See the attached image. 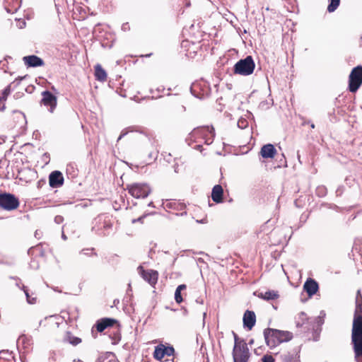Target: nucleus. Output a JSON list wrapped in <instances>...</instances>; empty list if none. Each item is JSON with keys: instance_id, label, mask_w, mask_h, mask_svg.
I'll return each instance as SVG.
<instances>
[{"instance_id": "28", "label": "nucleus", "mask_w": 362, "mask_h": 362, "mask_svg": "<svg viewBox=\"0 0 362 362\" xmlns=\"http://www.w3.org/2000/svg\"><path fill=\"white\" fill-rule=\"evenodd\" d=\"M186 288H187V286L185 284H180L177 287L175 292V300L176 303H180L181 302H182L183 299L181 296V292L182 291L185 290Z\"/></svg>"}, {"instance_id": "1", "label": "nucleus", "mask_w": 362, "mask_h": 362, "mask_svg": "<svg viewBox=\"0 0 362 362\" xmlns=\"http://www.w3.org/2000/svg\"><path fill=\"white\" fill-rule=\"evenodd\" d=\"M351 344L356 362H362V295L360 291L356 296V308L351 329Z\"/></svg>"}, {"instance_id": "43", "label": "nucleus", "mask_w": 362, "mask_h": 362, "mask_svg": "<svg viewBox=\"0 0 362 362\" xmlns=\"http://www.w3.org/2000/svg\"><path fill=\"white\" fill-rule=\"evenodd\" d=\"M25 77V76L19 77V78H18V79L21 81V80H23Z\"/></svg>"}, {"instance_id": "31", "label": "nucleus", "mask_w": 362, "mask_h": 362, "mask_svg": "<svg viewBox=\"0 0 362 362\" xmlns=\"http://www.w3.org/2000/svg\"><path fill=\"white\" fill-rule=\"evenodd\" d=\"M298 356L297 355L287 354L284 356V362H299Z\"/></svg>"}, {"instance_id": "11", "label": "nucleus", "mask_w": 362, "mask_h": 362, "mask_svg": "<svg viewBox=\"0 0 362 362\" xmlns=\"http://www.w3.org/2000/svg\"><path fill=\"white\" fill-rule=\"evenodd\" d=\"M138 269L141 271L143 279L150 285L154 286L157 283L158 278V272L152 269L144 270L142 267H139Z\"/></svg>"}, {"instance_id": "15", "label": "nucleus", "mask_w": 362, "mask_h": 362, "mask_svg": "<svg viewBox=\"0 0 362 362\" xmlns=\"http://www.w3.org/2000/svg\"><path fill=\"white\" fill-rule=\"evenodd\" d=\"M117 320L112 318H103L98 320L95 327L99 332H103L106 328L112 327L115 324H117Z\"/></svg>"}, {"instance_id": "9", "label": "nucleus", "mask_w": 362, "mask_h": 362, "mask_svg": "<svg viewBox=\"0 0 362 362\" xmlns=\"http://www.w3.org/2000/svg\"><path fill=\"white\" fill-rule=\"evenodd\" d=\"M175 349L173 346L168 345L166 346L163 344H159L155 346L153 354V358L157 361H162L165 356H171L175 354Z\"/></svg>"}, {"instance_id": "25", "label": "nucleus", "mask_w": 362, "mask_h": 362, "mask_svg": "<svg viewBox=\"0 0 362 362\" xmlns=\"http://www.w3.org/2000/svg\"><path fill=\"white\" fill-rule=\"evenodd\" d=\"M209 129H211V132L210 131V132H206L204 136H202V139L204 141V144L206 145L212 144L215 136L214 127H209Z\"/></svg>"}, {"instance_id": "23", "label": "nucleus", "mask_w": 362, "mask_h": 362, "mask_svg": "<svg viewBox=\"0 0 362 362\" xmlns=\"http://www.w3.org/2000/svg\"><path fill=\"white\" fill-rule=\"evenodd\" d=\"M64 341L73 346H76L81 342V339L80 338L74 336L70 332H66L64 337Z\"/></svg>"}, {"instance_id": "8", "label": "nucleus", "mask_w": 362, "mask_h": 362, "mask_svg": "<svg viewBox=\"0 0 362 362\" xmlns=\"http://www.w3.org/2000/svg\"><path fill=\"white\" fill-rule=\"evenodd\" d=\"M129 194L135 198H146L151 192L146 184L134 183L127 186Z\"/></svg>"}, {"instance_id": "27", "label": "nucleus", "mask_w": 362, "mask_h": 362, "mask_svg": "<svg viewBox=\"0 0 362 362\" xmlns=\"http://www.w3.org/2000/svg\"><path fill=\"white\" fill-rule=\"evenodd\" d=\"M11 85L7 86L1 93H0V110L4 108V102L6 100L7 96L11 93Z\"/></svg>"}, {"instance_id": "33", "label": "nucleus", "mask_w": 362, "mask_h": 362, "mask_svg": "<svg viewBox=\"0 0 362 362\" xmlns=\"http://www.w3.org/2000/svg\"><path fill=\"white\" fill-rule=\"evenodd\" d=\"M238 126L240 129H245L247 126V120L244 119H239L238 122Z\"/></svg>"}, {"instance_id": "19", "label": "nucleus", "mask_w": 362, "mask_h": 362, "mask_svg": "<svg viewBox=\"0 0 362 362\" xmlns=\"http://www.w3.org/2000/svg\"><path fill=\"white\" fill-rule=\"evenodd\" d=\"M223 189L219 185H215L211 192V198L216 203H221L223 201Z\"/></svg>"}, {"instance_id": "14", "label": "nucleus", "mask_w": 362, "mask_h": 362, "mask_svg": "<svg viewBox=\"0 0 362 362\" xmlns=\"http://www.w3.org/2000/svg\"><path fill=\"white\" fill-rule=\"evenodd\" d=\"M23 61L28 67H37L44 65V61L35 55L25 56L23 58Z\"/></svg>"}, {"instance_id": "22", "label": "nucleus", "mask_w": 362, "mask_h": 362, "mask_svg": "<svg viewBox=\"0 0 362 362\" xmlns=\"http://www.w3.org/2000/svg\"><path fill=\"white\" fill-rule=\"evenodd\" d=\"M95 76L96 80L103 82L107 79V73L100 64L95 66Z\"/></svg>"}, {"instance_id": "40", "label": "nucleus", "mask_w": 362, "mask_h": 362, "mask_svg": "<svg viewBox=\"0 0 362 362\" xmlns=\"http://www.w3.org/2000/svg\"><path fill=\"white\" fill-rule=\"evenodd\" d=\"M233 336H234V339H235V344L236 343V341H238V336L237 334L233 332Z\"/></svg>"}, {"instance_id": "45", "label": "nucleus", "mask_w": 362, "mask_h": 362, "mask_svg": "<svg viewBox=\"0 0 362 362\" xmlns=\"http://www.w3.org/2000/svg\"><path fill=\"white\" fill-rule=\"evenodd\" d=\"M187 214V212H186V211L182 212V213H181V216H182V215H184V214Z\"/></svg>"}, {"instance_id": "20", "label": "nucleus", "mask_w": 362, "mask_h": 362, "mask_svg": "<svg viewBox=\"0 0 362 362\" xmlns=\"http://www.w3.org/2000/svg\"><path fill=\"white\" fill-rule=\"evenodd\" d=\"M11 0L6 1L5 8L8 13H14L19 9L21 6L20 1L15 0L12 3L11 2Z\"/></svg>"}, {"instance_id": "35", "label": "nucleus", "mask_w": 362, "mask_h": 362, "mask_svg": "<svg viewBox=\"0 0 362 362\" xmlns=\"http://www.w3.org/2000/svg\"><path fill=\"white\" fill-rule=\"evenodd\" d=\"M63 221H64V218L62 216H56L54 218V221L57 224L62 223Z\"/></svg>"}, {"instance_id": "16", "label": "nucleus", "mask_w": 362, "mask_h": 362, "mask_svg": "<svg viewBox=\"0 0 362 362\" xmlns=\"http://www.w3.org/2000/svg\"><path fill=\"white\" fill-rule=\"evenodd\" d=\"M256 316L253 311L246 310L243 316L244 326L251 329L255 325Z\"/></svg>"}, {"instance_id": "49", "label": "nucleus", "mask_w": 362, "mask_h": 362, "mask_svg": "<svg viewBox=\"0 0 362 362\" xmlns=\"http://www.w3.org/2000/svg\"><path fill=\"white\" fill-rule=\"evenodd\" d=\"M361 39L362 40V36L361 37Z\"/></svg>"}, {"instance_id": "12", "label": "nucleus", "mask_w": 362, "mask_h": 362, "mask_svg": "<svg viewBox=\"0 0 362 362\" xmlns=\"http://www.w3.org/2000/svg\"><path fill=\"white\" fill-rule=\"evenodd\" d=\"M49 182L52 187H59L62 186L64 182L62 173L58 170L51 173L49 176Z\"/></svg>"}, {"instance_id": "42", "label": "nucleus", "mask_w": 362, "mask_h": 362, "mask_svg": "<svg viewBox=\"0 0 362 362\" xmlns=\"http://www.w3.org/2000/svg\"><path fill=\"white\" fill-rule=\"evenodd\" d=\"M180 209H184L185 207L183 204H180Z\"/></svg>"}, {"instance_id": "30", "label": "nucleus", "mask_w": 362, "mask_h": 362, "mask_svg": "<svg viewBox=\"0 0 362 362\" xmlns=\"http://www.w3.org/2000/svg\"><path fill=\"white\" fill-rule=\"evenodd\" d=\"M329 4L327 6L329 12H334L339 5L340 0H329Z\"/></svg>"}, {"instance_id": "13", "label": "nucleus", "mask_w": 362, "mask_h": 362, "mask_svg": "<svg viewBox=\"0 0 362 362\" xmlns=\"http://www.w3.org/2000/svg\"><path fill=\"white\" fill-rule=\"evenodd\" d=\"M42 103L46 106H49L50 112H52L57 105V98L48 90L42 92Z\"/></svg>"}, {"instance_id": "3", "label": "nucleus", "mask_w": 362, "mask_h": 362, "mask_svg": "<svg viewBox=\"0 0 362 362\" xmlns=\"http://www.w3.org/2000/svg\"><path fill=\"white\" fill-rule=\"evenodd\" d=\"M255 64L251 56L239 60L234 66L233 71L236 74L249 76L254 71Z\"/></svg>"}, {"instance_id": "18", "label": "nucleus", "mask_w": 362, "mask_h": 362, "mask_svg": "<svg viewBox=\"0 0 362 362\" xmlns=\"http://www.w3.org/2000/svg\"><path fill=\"white\" fill-rule=\"evenodd\" d=\"M276 152V150L272 144H266L262 147L260 154L264 158H272Z\"/></svg>"}, {"instance_id": "34", "label": "nucleus", "mask_w": 362, "mask_h": 362, "mask_svg": "<svg viewBox=\"0 0 362 362\" xmlns=\"http://www.w3.org/2000/svg\"><path fill=\"white\" fill-rule=\"evenodd\" d=\"M93 249H83L81 251V253L86 255H90L93 253Z\"/></svg>"}, {"instance_id": "7", "label": "nucleus", "mask_w": 362, "mask_h": 362, "mask_svg": "<svg viewBox=\"0 0 362 362\" xmlns=\"http://www.w3.org/2000/svg\"><path fill=\"white\" fill-rule=\"evenodd\" d=\"M190 90L195 97L200 99L209 96L211 92L209 84L204 81L193 83Z\"/></svg>"}, {"instance_id": "5", "label": "nucleus", "mask_w": 362, "mask_h": 362, "mask_svg": "<svg viewBox=\"0 0 362 362\" xmlns=\"http://www.w3.org/2000/svg\"><path fill=\"white\" fill-rule=\"evenodd\" d=\"M19 200L13 194L10 193L0 194V208L6 211H13L19 206Z\"/></svg>"}, {"instance_id": "32", "label": "nucleus", "mask_w": 362, "mask_h": 362, "mask_svg": "<svg viewBox=\"0 0 362 362\" xmlns=\"http://www.w3.org/2000/svg\"><path fill=\"white\" fill-rule=\"evenodd\" d=\"M261 361H262V362H274L275 361L274 357L272 355H268V354L264 355L261 358Z\"/></svg>"}, {"instance_id": "39", "label": "nucleus", "mask_w": 362, "mask_h": 362, "mask_svg": "<svg viewBox=\"0 0 362 362\" xmlns=\"http://www.w3.org/2000/svg\"><path fill=\"white\" fill-rule=\"evenodd\" d=\"M195 148H196V149H197V150H199V151H202V145H200V144L197 145V146H195Z\"/></svg>"}, {"instance_id": "46", "label": "nucleus", "mask_w": 362, "mask_h": 362, "mask_svg": "<svg viewBox=\"0 0 362 362\" xmlns=\"http://www.w3.org/2000/svg\"><path fill=\"white\" fill-rule=\"evenodd\" d=\"M312 128H315V125L313 124H311Z\"/></svg>"}, {"instance_id": "2", "label": "nucleus", "mask_w": 362, "mask_h": 362, "mask_svg": "<svg viewBox=\"0 0 362 362\" xmlns=\"http://www.w3.org/2000/svg\"><path fill=\"white\" fill-rule=\"evenodd\" d=\"M264 336L267 346L271 349L281 343L288 341L293 337L291 332L275 329L267 328L264 330Z\"/></svg>"}, {"instance_id": "21", "label": "nucleus", "mask_w": 362, "mask_h": 362, "mask_svg": "<svg viewBox=\"0 0 362 362\" xmlns=\"http://www.w3.org/2000/svg\"><path fill=\"white\" fill-rule=\"evenodd\" d=\"M257 296L259 298L264 299L265 300H270L278 298L279 295L277 291L272 290L267 291L264 293L260 292L258 293Z\"/></svg>"}, {"instance_id": "24", "label": "nucleus", "mask_w": 362, "mask_h": 362, "mask_svg": "<svg viewBox=\"0 0 362 362\" xmlns=\"http://www.w3.org/2000/svg\"><path fill=\"white\" fill-rule=\"evenodd\" d=\"M11 278L13 279L16 280V286L18 287L19 288L22 289L24 291V293L25 294V296H26V298H27L28 303H29L30 304L35 303V299L33 298H31L30 297V295H29V293L28 292V290L26 289V287L24 285L21 286V280L18 278H17V277H11Z\"/></svg>"}, {"instance_id": "17", "label": "nucleus", "mask_w": 362, "mask_h": 362, "mask_svg": "<svg viewBox=\"0 0 362 362\" xmlns=\"http://www.w3.org/2000/svg\"><path fill=\"white\" fill-rule=\"evenodd\" d=\"M303 289L309 296H312L317 291L318 284L314 279H308L303 285Z\"/></svg>"}, {"instance_id": "44", "label": "nucleus", "mask_w": 362, "mask_h": 362, "mask_svg": "<svg viewBox=\"0 0 362 362\" xmlns=\"http://www.w3.org/2000/svg\"><path fill=\"white\" fill-rule=\"evenodd\" d=\"M182 111H185V107L184 106H182Z\"/></svg>"}, {"instance_id": "26", "label": "nucleus", "mask_w": 362, "mask_h": 362, "mask_svg": "<svg viewBox=\"0 0 362 362\" xmlns=\"http://www.w3.org/2000/svg\"><path fill=\"white\" fill-rule=\"evenodd\" d=\"M96 362H119L112 353L105 354L100 356Z\"/></svg>"}, {"instance_id": "47", "label": "nucleus", "mask_w": 362, "mask_h": 362, "mask_svg": "<svg viewBox=\"0 0 362 362\" xmlns=\"http://www.w3.org/2000/svg\"><path fill=\"white\" fill-rule=\"evenodd\" d=\"M148 206H153V202H151Z\"/></svg>"}, {"instance_id": "38", "label": "nucleus", "mask_w": 362, "mask_h": 362, "mask_svg": "<svg viewBox=\"0 0 362 362\" xmlns=\"http://www.w3.org/2000/svg\"><path fill=\"white\" fill-rule=\"evenodd\" d=\"M111 226H112L111 223H105V225H104V228H111Z\"/></svg>"}, {"instance_id": "48", "label": "nucleus", "mask_w": 362, "mask_h": 362, "mask_svg": "<svg viewBox=\"0 0 362 362\" xmlns=\"http://www.w3.org/2000/svg\"><path fill=\"white\" fill-rule=\"evenodd\" d=\"M206 313H204V318L206 317Z\"/></svg>"}, {"instance_id": "10", "label": "nucleus", "mask_w": 362, "mask_h": 362, "mask_svg": "<svg viewBox=\"0 0 362 362\" xmlns=\"http://www.w3.org/2000/svg\"><path fill=\"white\" fill-rule=\"evenodd\" d=\"M211 132V129H209V127H202L194 128L188 135L186 139V141L189 145H191L192 143L199 142L202 139V136L205 135V133Z\"/></svg>"}, {"instance_id": "36", "label": "nucleus", "mask_w": 362, "mask_h": 362, "mask_svg": "<svg viewBox=\"0 0 362 362\" xmlns=\"http://www.w3.org/2000/svg\"><path fill=\"white\" fill-rule=\"evenodd\" d=\"M127 134V132L126 130H123L121 134L119 135V136L117 139V141H119L120 139H122V138L124 137Z\"/></svg>"}, {"instance_id": "6", "label": "nucleus", "mask_w": 362, "mask_h": 362, "mask_svg": "<svg viewBox=\"0 0 362 362\" xmlns=\"http://www.w3.org/2000/svg\"><path fill=\"white\" fill-rule=\"evenodd\" d=\"M362 84V66L354 67L349 77V89L355 93Z\"/></svg>"}, {"instance_id": "41", "label": "nucleus", "mask_w": 362, "mask_h": 362, "mask_svg": "<svg viewBox=\"0 0 362 362\" xmlns=\"http://www.w3.org/2000/svg\"><path fill=\"white\" fill-rule=\"evenodd\" d=\"M62 237L64 240H66V236L64 235V233H62Z\"/></svg>"}, {"instance_id": "29", "label": "nucleus", "mask_w": 362, "mask_h": 362, "mask_svg": "<svg viewBox=\"0 0 362 362\" xmlns=\"http://www.w3.org/2000/svg\"><path fill=\"white\" fill-rule=\"evenodd\" d=\"M307 320H308V317H307L305 313H299V315H298V317H296V327H300L303 326L305 324Z\"/></svg>"}, {"instance_id": "37", "label": "nucleus", "mask_w": 362, "mask_h": 362, "mask_svg": "<svg viewBox=\"0 0 362 362\" xmlns=\"http://www.w3.org/2000/svg\"><path fill=\"white\" fill-rule=\"evenodd\" d=\"M175 204H176V203H175V202H173H173H170V203L167 204H166V206H167V207H169V208H173V205H175Z\"/></svg>"}, {"instance_id": "4", "label": "nucleus", "mask_w": 362, "mask_h": 362, "mask_svg": "<svg viewBox=\"0 0 362 362\" xmlns=\"http://www.w3.org/2000/svg\"><path fill=\"white\" fill-rule=\"evenodd\" d=\"M249 357L247 344L243 341H236L233 350V362H247Z\"/></svg>"}]
</instances>
